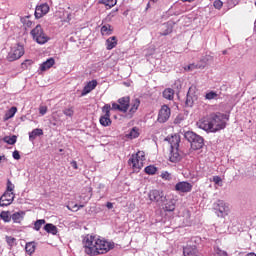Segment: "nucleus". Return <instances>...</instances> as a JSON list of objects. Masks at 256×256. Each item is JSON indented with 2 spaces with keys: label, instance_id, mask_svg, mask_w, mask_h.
I'll list each match as a JSON object with an SVG mask.
<instances>
[{
  "label": "nucleus",
  "instance_id": "f257e3e1",
  "mask_svg": "<svg viewBox=\"0 0 256 256\" xmlns=\"http://www.w3.org/2000/svg\"><path fill=\"white\" fill-rule=\"evenodd\" d=\"M83 245L84 253L90 256L105 255L115 248V243L93 235H87L83 239Z\"/></svg>",
  "mask_w": 256,
  "mask_h": 256
},
{
  "label": "nucleus",
  "instance_id": "f03ea898",
  "mask_svg": "<svg viewBox=\"0 0 256 256\" xmlns=\"http://www.w3.org/2000/svg\"><path fill=\"white\" fill-rule=\"evenodd\" d=\"M227 121H229V115L217 112L199 120L197 126L199 129H203V131L217 133V131L227 127Z\"/></svg>",
  "mask_w": 256,
  "mask_h": 256
},
{
  "label": "nucleus",
  "instance_id": "7ed1b4c3",
  "mask_svg": "<svg viewBox=\"0 0 256 256\" xmlns=\"http://www.w3.org/2000/svg\"><path fill=\"white\" fill-rule=\"evenodd\" d=\"M184 137L187 141H189L191 149H193V151L203 149V145H205V142L203 140V137H201L200 135H197L195 132L188 131L185 132Z\"/></svg>",
  "mask_w": 256,
  "mask_h": 256
},
{
  "label": "nucleus",
  "instance_id": "20e7f679",
  "mask_svg": "<svg viewBox=\"0 0 256 256\" xmlns=\"http://www.w3.org/2000/svg\"><path fill=\"white\" fill-rule=\"evenodd\" d=\"M143 161H145V152L138 151L130 157L128 165L132 167L134 171H139L143 167Z\"/></svg>",
  "mask_w": 256,
  "mask_h": 256
},
{
  "label": "nucleus",
  "instance_id": "39448f33",
  "mask_svg": "<svg viewBox=\"0 0 256 256\" xmlns=\"http://www.w3.org/2000/svg\"><path fill=\"white\" fill-rule=\"evenodd\" d=\"M131 105V97L124 96L122 98H119L117 103H112V111H120V113H127L129 111V107Z\"/></svg>",
  "mask_w": 256,
  "mask_h": 256
},
{
  "label": "nucleus",
  "instance_id": "423d86ee",
  "mask_svg": "<svg viewBox=\"0 0 256 256\" xmlns=\"http://www.w3.org/2000/svg\"><path fill=\"white\" fill-rule=\"evenodd\" d=\"M30 35H32L34 41H36V43H38L39 45H45V43L49 41V36L45 34V31H43V27H41V25L39 24L31 30Z\"/></svg>",
  "mask_w": 256,
  "mask_h": 256
},
{
  "label": "nucleus",
  "instance_id": "0eeeda50",
  "mask_svg": "<svg viewBox=\"0 0 256 256\" xmlns=\"http://www.w3.org/2000/svg\"><path fill=\"white\" fill-rule=\"evenodd\" d=\"M213 208L217 217L225 218L229 215L231 208L229 204L223 200H218L213 204Z\"/></svg>",
  "mask_w": 256,
  "mask_h": 256
},
{
  "label": "nucleus",
  "instance_id": "6e6552de",
  "mask_svg": "<svg viewBox=\"0 0 256 256\" xmlns=\"http://www.w3.org/2000/svg\"><path fill=\"white\" fill-rule=\"evenodd\" d=\"M23 55H25V48L23 45L17 44L11 48V51L8 53L7 60L10 62L17 61V59H21Z\"/></svg>",
  "mask_w": 256,
  "mask_h": 256
},
{
  "label": "nucleus",
  "instance_id": "1a4fd4ad",
  "mask_svg": "<svg viewBox=\"0 0 256 256\" xmlns=\"http://www.w3.org/2000/svg\"><path fill=\"white\" fill-rule=\"evenodd\" d=\"M111 110H113L111 108V104H105L102 107V112L104 115H102L99 119L100 125H102V127H109L111 125Z\"/></svg>",
  "mask_w": 256,
  "mask_h": 256
},
{
  "label": "nucleus",
  "instance_id": "9d476101",
  "mask_svg": "<svg viewBox=\"0 0 256 256\" xmlns=\"http://www.w3.org/2000/svg\"><path fill=\"white\" fill-rule=\"evenodd\" d=\"M171 118V108L167 105H163L158 112V123H167Z\"/></svg>",
  "mask_w": 256,
  "mask_h": 256
},
{
  "label": "nucleus",
  "instance_id": "9b49d317",
  "mask_svg": "<svg viewBox=\"0 0 256 256\" xmlns=\"http://www.w3.org/2000/svg\"><path fill=\"white\" fill-rule=\"evenodd\" d=\"M13 201H15V193L5 191L0 197V207H9Z\"/></svg>",
  "mask_w": 256,
  "mask_h": 256
},
{
  "label": "nucleus",
  "instance_id": "f8f14e48",
  "mask_svg": "<svg viewBox=\"0 0 256 256\" xmlns=\"http://www.w3.org/2000/svg\"><path fill=\"white\" fill-rule=\"evenodd\" d=\"M181 159H183V154H181V151H179V148H170L168 161H170V163H179Z\"/></svg>",
  "mask_w": 256,
  "mask_h": 256
},
{
  "label": "nucleus",
  "instance_id": "ddd939ff",
  "mask_svg": "<svg viewBox=\"0 0 256 256\" xmlns=\"http://www.w3.org/2000/svg\"><path fill=\"white\" fill-rule=\"evenodd\" d=\"M148 197L150 201H154L155 203H163L165 201V195L159 190L150 191Z\"/></svg>",
  "mask_w": 256,
  "mask_h": 256
},
{
  "label": "nucleus",
  "instance_id": "4468645a",
  "mask_svg": "<svg viewBox=\"0 0 256 256\" xmlns=\"http://www.w3.org/2000/svg\"><path fill=\"white\" fill-rule=\"evenodd\" d=\"M139 105H141V100H139L138 98L132 100V102L130 103V109L126 114V119H133V115L137 113V110L139 109Z\"/></svg>",
  "mask_w": 256,
  "mask_h": 256
},
{
  "label": "nucleus",
  "instance_id": "2eb2a0df",
  "mask_svg": "<svg viewBox=\"0 0 256 256\" xmlns=\"http://www.w3.org/2000/svg\"><path fill=\"white\" fill-rule=\"evenodd\" d=\"M168 141L170 149H179V143H181V137L178 134L172 135L171 137L165 138Z\"/></svg>",
  "mask_w": 256,
  "mask_h": 256
},
{
  "label": "nucleus",
  "instance_id": "dca6fc26",
  "mask_svg": "<svg viewBox=\"0 0 256 256\" xmlns=\"http://www.w3.org/2000/svg\"><path fill=\"white\" fill-rule=\"evenodd\" d=\"M48 13H49V4H41L40 6L36 7L34 15L36 19H41L43 15H47Z\"/></svg>",
  "mask_w": 256,
  "mask_h": 256
},
{
  "label": "nucleus",
  "instance_id": "f3484780",
  "mask_svg": "<svg viewBox=\"0 0 256 256\" xmlns=\"http://www.w3.org/2000/svg\"><path fill=\"white\" fill-rule=\"evenodd\" d=\"M176 191H180V193H189L191 189H193V185L189 182H178L175 185Z\"/></svg>",
  "mask_w": 256,
  "mask_h": 256
},
{
  "label": "nucleus",
  "instance_id": "a211bd4d",
  "mask_svg": "<svg viewBox=\"0 0 256 256\" xmlns=\"http://www.w3.org/2000/svg\"><path fill=\"white\" fill-rule=\"evenodd\" d=\"M195 99H197V96H195V87L191 86L186 96L187 107H193V103H195Z\"/></svg>",
  "mask_w": 256,
  "mask_h": 256
},
{
  "label": "nucleus",
  "instance_id": "6ab92c4d",
  "mask_svg": "<svg viewBox=\"0 0 256 256\" xmlns=\"http://www.w3.org/2000/svg\"><path fill=\"white\" fill-rule=\"evenodd\" d=\"M184 256H201V253L197 250V246L187 245L183 248Z\"/></svg>",
  "mask_w": 256,
  "mask_h": 256
},
{
  "label": "nucleus",
  "instance_id": "aec40b11",
  "mask_svg": "<svg viewBox=\"0 0 256 256\" xmlns=\"http://www.w3.org/2000/svg\"><path fill=\"white\" fill-rule=\"evenodd\" d=\"M95 87H97V80H92L88 82L87 85L82 90V93H81L82 97H85V95H88V93H91V91H93Z\"/></svg>",
  "mask_w": 256,
  "mask_h": 256
},
{
  "label": "nucleus",
  "instance_id": "412c9836",
  "mask_svg": "<svg viewBox=\"0 0 256 256\" xmlns=\"http://www.w3.org/2000/svg\"><path fill=\"white\" fill-rule=\"evenodd\" d=\"M207 66V61L201 60L198 64H189L184 69L185 71H195V69H205Z\"/></svg>",
  "mask_w": 256,
  "mask_h": 256
},
{
  "label": "nucleus",
  "instance_id": "4be33fe9",
  "mask_svg": "<svg viewBox=\"0 0 256 256\" xmlns=\"http://www.w3.org/2000/svg\"><path fill=\"white\" fill-rule=\"evenodd\" d=\"M53 65H55V59L49 58L40 65V71H47V70L51 69V67H53Z\"/></svg>",
  "mask_w": 256,
  "mask_h": 256
},
{
  "label": "nucleus",
  "instance_id": "5701e85b",
  "mask_svg": "<svg viewBox=\"0 0 256 256\" xmlns=\"http://www.w3.org/2000/svg\"><path fill=\"white\" fill-rule=\"evenodd\" d=\"M11 217H12L11 219L13 223H21V221L25 219V212L24 211L15 212L11 215Z\"/></svg>",
  "mask_w": 256,
  "mask_h": 256
},
{
  "label": "nucleus",
  "instance_id": "b1692460",
  "mask_svg": "<svg viewBox=\"0 0 256 256\" xmlns=\"http://www.w3.org/2000/svg\"><path fill=\"white\" fill-rule=\"evenodd\" d=\"M117 47V37L112 36L106 40V49L111 51V49H115Z\"/></svg>",
  "mask_w": 256,
  "mask_h": 256
},
{
  "label": "nucleus",
  "instance_id": "393cba45",
  "mask_svg": "<svg viewBox=\"0 0 256 256\" xmlns=\"http://www.w3.org/2000/svg\"><path fill=\"white\" fill-rule=\"evenodd\" d=\"M44 231H46V233H50L51 235H57V233L59 232L57 226L52 223L45 224Z\"/></svg>",
  "mask_w": 256,
  "mask_h": 256
},
{
  "label": "nucleus",
  "instance_id": "a878e982",
  "mask_svg": "<svg viewBox=\"0 0 256 256\" xmlns=\"http://www.w3.org/2000/svg\"><path fill=\"white\" fill-rule=\"evenodd\" d=\"M41 135H43V129L36 128L29 133V139L35 141L37 137H41Z\"/></svg>",
  "mask_w": 256,
  "mask_h": 256
},
{
  "label": "nucleus",
  "instance_id": "bb28decb",
  "mask_svg": "<svg viewBox=\"0 0 256 256\" xmlns=\"http://www.w3.org/2000/svg\"><path fill=\"white\" fill-rule=\"evenodd\" d=\"M15 113H17V107H11L4 115L3 121H9V119H13L15 117Z\"/></svg>",
  "mask_w": 256,
  "mask_h": 256
},
{
  "label": "nucleus",
  "instance_id": "cd10ccee",
  "mask_svg": "<svg viewBox=\"0 0 256 256\" xmlns=\"http://www.w3.org/2000/svg\"><path fill=\"white\" fill-rule=\"evenodd\" d=\"M35 249H37V243L34 241L26 243L25 251L28 255H33V253H35Z\"/></svg>",
  "mask_w": 256,
  "mask_h": 256
},
{
  "label": "nucleus",
  "instance_id": "c85d7f7f",
  "mask_svg": "<svg viewBox=\"0 0 256 256\" xmlns=\"http://www.w3.org/2000/svg\"><path fill=\"white\" fill-rule=\"evenodd\" d=\"M163 97L164 99H168V101H173V98L175 97V90L171 88H166L163 91Z\"/></svg>",
  "mask_w": 256,
  "mask_h": 256
},
{
  "label": "nucleus",
  "instance_id": "c756f323",
  "mask_svg": "<svg viewBox=\"0 0 256 256\" xmlns=\"http://www.w3.org/2000/svg\"><path fill=\"white\" fill-rule=\"evenodd\" d=\"M127 139H137L139 137V128L133 127L129 133L126 134Z\"/></svg>",
  "mask_w": 256,
  "mask_h": 256
},
{
  "label": "nucleus",
  "instance_id": "7c9ffc66",
  "mask_svg": "<svg viewBox=\"0 0 256 256\" xmlns=\"http://www.w3.org/2000/svg\"><path fill=\"white\" fill-rule=\"evenodd\" d=\"M11 214L9 213V211H2L0 213V219H2V221H4V223H10L11 222Z\"/></svg>",
  "mask_w": 256,
  "mask_h": 256
},
{
  "label": "nucleus",
  "instance_id": "2f4dec72",
  "mask_svg": "<svg viewBox=\"0 0 256 256\" xmlns=\"http://www.w3.org/2000/svg\"><path fill=\"white\" fill-rule=\"evenodd\" d=\"M112 33H113V28H111V25L105 24L101 27L102 35H111Z\"/></svg>",
  "mask_w": 256,
  "mask_h": 256
},
{
  "label": "nucleus",
  "instance_id": "473e14b6",
  "mask_svg": "<svg viewBox=\"0 0 256 256\" xmlns=\"http://www.w3.org/2000/svg\"><path fill=\"white\" fill-rule=\"evenodd\" d=\"M4 143H7L8 145H15L17 143V136H6L3 138Z\"/></svg>",
  "mask_w": 256,
  "mask_h": 256
},
{
  "label": "nucleus",
  "instance_id": "72a5a7b5",
  "mask_svg": "<svg viewBox=\"0 0 256 256\" xmlns=\"http://www.w3.org/2000/svg\"><path fill=\"white\" fill-rule=\"evenodd\" d=\"M101 3L111 9V7H115L117 5V0H101Z\"/></svg>",
  "mask_w": 256,
  "mask_h": 256
},
{
  "label": "nucleus",
  "instance_id": "f704fd0d",
  "mask_svg": "<svg viewBox=\"0 0 256 256\" xmlns=\"http://www.w3.org/2000/svg\"><path fill=\"white\" fill-rule=\"evenodd\" d=\"M144 171L147 175H155V173H157V167L150 165L147 166Z\"/></svg>",
  "mask_w": 256,
  "mask_h": 256
},
{
  "label": "nucleus",
  "instance_id": "c9c22d12",
  "mask_svg": "<svg viewBox=\"0 0 256 256\" xmlns=\"http://www.w3.org/2000/svg\"><path fill=\"white\" fill-rule=\"evenodd\" d=\"M83 207H85V205L83 204H80V205H77V204H74L71 203L67 206V209H69L70 211H79V209H83Z\"/></svg>",
  "mask_w": 256,
  "mask_h": 256
},
{
  "label": "nucleus",
  "instance_id": "e433bc0d",
  "mask_svg": "<svg viewBox=\"0 0 256 256\" xmlns=\"http://www.w3.org/2000/svg\"><path fill=\"white\" fill-rule=\"evenodd\" d=\"M43 225H45V219L37 220V221L34 223V230H35V231H40V230H41V227H43Z\"/></svg>",
  "mask_w": 256,
  "mask_h": 256
},
{
  "label": "nucleus",
  "instance_id": "4c0bfd02",
  "mask_svg": "<svg viewBox=\"0 0 256 256\" xmlns=\"http://www.w3.org/2000/svg\"><path fill=\"white\" fill-rule=\"evenodd\" d=\"M217 97H219V94L213 91H210L205 95V99H208V101H211L212 99H217Z\"/></svg>",
  "mask_w": 256,
  "mask_h": 256
},
{
  "label": "nucleus",
  "instance_id": "58836bf2",
  "mask_svg": "<svg viewBox=\"0 0 256 256\" xmlns=\"http://www.w3.org/2000/svg\"><path fill=\"white\" fill-rule=\"evenodd\" d=\"M5 239H6L7 245H9V247H14L15 241H17V239L13 236H6Z\"/></svg>",
  "mask_w": 256,
  "mask_h": 256
},
{
  "label": "nucleus",
  "instance_id": "ea45409f",
  "mask_svg": "<svg viewBox=\"0 0 256 256\" xmlns=\"http://www.w3.org/2000/svg\"><path fill=\"white\" fill-rule=\"evenodd\" d=\"M64 115H66V117H73V115H75V110L73 109V107L70 108H65L63 110Z\"/></svg>",
  "mask_w": 256,
  "mask_h": 256
},
{
  "label": "nucleus",
  "instance_id": "a19ab883",
  "mask_svg": "<svg viewBox=\"0 0 256 256\" xmlns=\"http://www.w3.org/2000/svg\"><path fill=\"white\" fill-rule=\"evenodd\" d=\"M15 191V185L11 180H7V188H6V193H13Z\"/></svg>",
  "mask_w": 256,
  "mask_h": 256
},
{
  "label": "nucleus",
  "instance_id": "79ce46f5",
  "mask_svg": "<svg viewBox=\"0 0 256 256\" xmlns=\"http://www.w3.org/2000/svg\"><path fill=\"white\" fill-rule=\"evenodd\" d=\"M165 211H169V212L175 211V202L169 201L168 203H166Z\"/></svg>",
  "mask_w": 256,
  "mask_h": 256
},
{
  "label": "nucleus",
  "instance_id": "37998d69",
  "mask_svg": "<svg viewBox=\"0 0 256 256\" xmlns=\"http://www.w3.org/2000/svg\"><path fill=\"white\" fill-rule=\"evenodd\" d=\"M212 256H228L227 252L219 249V248H214V253Z\"/></svg>",
  "mask_w": 256,
  "mask_h": 256
},
{
  "label": "nucleus",
  "instance_id": "c03bdc74",
  "mask_svg": "<svg viewBox=\"0 0 256 256\" xmlns=\"http://www.w3.org/2000/svg\"><path fill=\"white\" fill-rule=\"evenodd\" d=\"M31 65H33V60H25L22 62L21 67L22 69H28Z\"/></svg>",
  "mask_w": 256,
  "mask_h": 256
},
{
  "label": "nucleus",
  "instance_id": "a18cd8bd",
  "mask_svg": "<svg viewBox=\"0 0 256 256\" xmlns=\"http://www.w3.org/2000/svg\"><path fill=\"white\" fill-rule=\"evenodd\" d=\"M162 179H165L166 181H171V173L169 172H163L161 174Z\"/></svg>",
  "mask_w": 256,
  "mask_h": 256
},
{
  "label": "nucleus",
  "instance_id": "49530a36",
  "mask_svg": "<svg viewBox=\"0 0 256 256\" xmlns=\"http://www.w3.org/2000/svg\"><path fill=\"white\" fill-rule=\"evenodd\" d=\"M39 114L43 117V115L47 114V106H40L39 107Z\"/></svg>",
  "mask_w": 256,
  "mask_h": 256
},
{
  "label": "nucleus",
  "instance_id": "de8ad7c7",
  "mask_svg": "<svg viewBox=\"0 0 256 256\" xmlns=\"http://www.w3.org/2000/svg\"><path fill=\"white\" fill-rule=\"evenodd\" d=\"M214 7L215 9H221V7H223V3L221 2V0L214 1Z\"/></svg>",
  "mask_w": 256,
  "mask_h": 256
},
{
  "label": "nucleus",
  "instance_id": "09e8293b",
  "mask_svg": "<svg viewBox=\"0 0 256 256\" xmlns=\"http://www.w3.org/2000/svg\"><path fill=\"white\" fill-rule=\"evenodd\" d=\"M13 159H15L16 161H19V159H21V155L19 154V151L15 150L12 154Z\"/></svg>",
  "mask_w": 256,
  "mask_h": 256
},
{
  "label": "nucleus",
  "instance_id": "8fccbe9b",
  "mask_svg": "<svg viewBox=\"0 0 256 256\" xmlns=\"http://www.w3.org/2000/svg\"><path fill=\"white\" fill-rule=\"evenodd\" d=\"M213 181H214V183H215L216 185H219V184L222 183L221 177H219V176H214V177H213Z\"/></svg>",
  "mask_w": 256,
  "mask_h": 256
},
{
  "label": "nucleus",
  "instance_id": "3c124183",
  "mask_svg": "<svg viewBox=\"0 0 256 256\" xmlns=\"http://www.w3.org/2000/svg\"><path fill=\"white\" fill-rule=\"evenodd\" d=\"M70 165L71 167H73V169H79V166L77 165V161H72Z\"/></svg>",
  "mask_w": 256,
  "mask_h": 256
},
{
  "label": "nucleus",
  "instance_id": "603ef678",
  "mask_svg": "<svg viewBox=\"0 0 256 256\" xmlns=\"http://www.w3.org/2000/svg\"><path fill=\"white\" fill-rule=\"evenodd\" d=\"M173 31L172 28H168L165 32L162 33V35H169Z\"/></svg>",
  "mask_w": 256,
  "mask_h": 256
},
{
  "label": "nucleus",
  "instance_id": "864d4df0",
  "mask_svg": "<svg viewBox=\"0 0 256 256\" xmlns=\"http://www.w3.org/2000/svg\"><path fill=\"white\" fill-rule=\"evenodd\" d=\"M106 207L107 209H113V203L107 202Z\"/></svg>",
  "mask_w": 256,
  "mask_h": 256
},
{
  "label": "nucleus",
  "instance_id": "5fc2aeb1",
  "mask_svg": "<svg viewBox=\"0 0 256 256\" xmlns=\"http://www.w3.org/2000/svg\"><path fill=\"white\" fill-rule=\"evenodd\" d=\"M180 1H182V3H193V1L195 0H180Z\"/></svg>",
  "mask_w": 256,
  "mask_h": 256
},
{
  "label": "nucleus",
  "instance_id": "6e6d98bb",
  "mask_svg": "<svg viewBox=\"0 0 256 256\" xmlns=\"http://www.w3.org/2000/svg\"><path fill=\"white\" fill-rule=\"evenodd\" d=\"M26 25H27L28 27H31V25H33V22H31V21L28 20V21L26 22Z\"/></svg>",
  "mask_w": 256,
  "mask_h": 256
},
{
  "label": "nucleus",
  "instance_id": "4d7b16f0",
  "mask_svg": "<svg viewBox=\"0 0 256 256\" xmlns=\"http://www.w3.org/2000/svg\"><path fill=\"white\" fill-rule=\"evenodd\" d=\"M5 156H0V163H1V161H5Z\"/></svg>",
  "mask_w": 256,
  "mask_h": 256
},
{
  "label": "nucleus",
  "instance_id": "13d9d810",
  "mask_svg": "<svg viewBox=\"0 0 256 256\" xmlns=\"http://www.w3.org/2000/svg\"><path fill=\"white\" fill-rule=\"evenodd\" d=\"M246 256H256V254L251 252V253H248Z\"/></svg>",
  "mask_w": 256,
  "mask_h": 256
},
{
  "label": "nucleus",
  "instance_id": "bf43d9fd",
  "mask_svg": "<svg viewBox=\"0 0 256 256\" xmlns=\"http://www.w3.org/2000/svg\"><path fill=\"white\" fill-rule=\"evenodd\" d=\"M222 53L223 55H227V50H224Z\"/></svg>",
  "mask_w": 256,
  "mask_h": 256
}]
</instances>
